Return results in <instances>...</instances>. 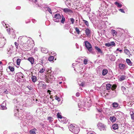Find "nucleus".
Instances as JSON below:
<instances>
[{
  "label": "nucleus",
  "mask_w": 134,
  "mask_h": 134,
  "mask_svg": "<svg viewBox=\"0 0 134 134\" xmlns=\"http://www.w3.org/2000/svg\"><path fill=\"white\" fill-rule=\"evenodd\" d=\"M22 121L20 123L21 126L25 125L26 122L29 121L30 122H32L33 120L32 117L30 114H26L25 112H24L22 116H20Z\"/></svg>",
  "instance_id": "obj_1"
},
{
  "label": "nucleus",
  "mask_w": 134,
  "mask_h": 134,
  "mask_svg": "<svg viewBox=\"0 0 134 134\" xmlns=\"http://www.w3.org/2000/svg\"><path fill=\"white\" fill-rule=\"evenodd\" d=\"M62 18V19L61 20V22L63 24L65 21V19L63 16L62 15L61 16L59 14H57L54 15V17L53 18V20L55 22H59L60 21V19Z\"/></svg>",
  "instance_id": "obj_2"
},
{
  "label": "nucleus",
  "mask_w": 134,
  "mask_h": 134,
  "mask_svg": "<svg viewBox=\"0 0 134 134\" xmlns=\"http://www.w3.org/2000/svg\"><path fill=\"white\" fill-rule=\"evenodd\" d=\"M15 106H16V107L14 109V115L21 119V118L20 116H22V115L23 114V113H22L21 112H19V110L20 108L19 107V105H16Z\"/></svg>",
  "instance_id": "obj_3"
},
{
  "label": "nucleus",
  "mask_w": 134,
  "mask_h": 134,
  "mask_svg": "<svg viewBox=\"0 0 134 134\" xmlns=\"http://www.w3.org/2000/svg\"><path fill=\"white\" fill-rule=\"evenodd\" d=\"M69 129L72 132L75 133H77L79 131V128L75 127L74 125L71 124L69 126Z\"/></svg>",
  "instance_id": "obj_4"
},
{
  "label": "nucleus",
  "mask_w": 134,
  "mask_h": 134,
  "mask_svg": "<svg viewBox=\"0 0 134 134\" xmlns=\"http://www.w3.org/2000/svg\"><path fill=\"white\" fill-rule=\"evenodd\" d=\"M72 65L75 70V69L80 70L81 69H82L83 66V64L80 63H73Z\"/></svg>",
  "instance_id": "obj_5"
},
{
  "label": "nucleus",
  "mask_w": 134,
  "mask_h": 134,
  "mask_svg": "<svg viewBox=\"0 0 134 134\" xmlns=\"http://www.w3.org/2000/svg\"><path fill=\"white\" fill-rule=\"evenodd\" d=\"M34 45L33 41L31 39H29L28 38L26 42L25 43V44H22L21 46H27L28 47H30L31 46H33Z\"/></svg>",
  "instance_id": "obj_6"
},
{
  "label": "nucleus",
  "mask_w": 134,
  "mask_h": 134,
  "mask_svg": "<svg viewBox=\"0 0 134 134\" xmlns=\"http://www.w3.org/2000/svg\"><path fill=\"white\" fill-rule=\"evenodd\" d=\"M9 92V91H8L5 88L3 87L0 89V95H3L5 94H7Z\"/></svg>",
  "instance_id": "obj_7"
},
{
  "label": "nucleus",
  "mask_w": 134,
  "mask_h": 134,
  "mask_svg": "<svg viewBox=\"0 0 134 134\" xmlns=\"http://www.w3.org/2000/svg\"><path fill=\"white\" fill-rule=\"evenodd\" d=\"M18 39L21 40V41L22 42L21 43L24 44L28 39V38L25 36H20L19 37Z\"/></svg>",
  "instance_id": "obj_8"
},
{
  "label": "nucleus",
  "mask_w": 134,
  "mask_h": 134,
  "mask_svg": "<svg viewBox=\"0 0 134 134\" xmlns=\"http://www.w3.org/2000/svg\"><path fill=\"white\" fill-rule=\"evenodd\" d=\"M27 88L30 91L27 92H28L27 94H30L33 93V91H34L33 86L28 85L27 86Z\"/></svg>",
  "instance_id": "obj_9"
},
{
  "label": "nucleus",
  "mask_w": 134,
  "mask_h": 134,
  "mask_svg": "<svg viewBox=\"0 0 134 134\" xmlns=\"http://www.w3.org/2000/svg\"><path fill=\"white\" fill-rule=\"evenodd\" d=\"M62 9L66 13H72V11L70 9L68 8H62Z\"/></svg>",
  "instance_id": "obj_10"
},
{
  "label": "nucleus",
  "mask_w": 134,
  "mask_h": 134,
  "mask_svg": "<svg viewBox=\"0 0 134 134\" xmlns=\"http://www.w3.org/2000/svg\"><path fill=\"white\" fill-rule=\"evenodd\" d=\"M1 35H0V46H3L5 44V40L4 38H2Z\"/></svg>",
  "instance_id": "obj_11"
},
{
  "label": "nucleus",
  "mask_w": 134,
  "mask_h": 134,
  "mask_svg": "<svg viewBox=\"0 0 134 134\" xmlns=\"http://www.w3.org/2000/svg\"><path fill=\"white\" fill-rule=\"evenodd\" d=\"M84 43H85V46L87 49L92 48V47L91 44L88 41H84Z\"/></svg>",
  "instance_id": "obj_12"
},
{
  "label": "nucleus",
  "mask_w": 134,
  "mask_h": 134,
  "mask_svg": "<svg viewBox=\"0 0 134 134\" xmlns=\"http://www.w3.org/2000/svg\"><path fill=\"white\" fill-rule=\"evenodd\" d=\"M36 115L37 116H41V115L43 113L42 109L41 108H39L37 109L36 111Z\"/></svg>",
  "instance_id": "obj_13"
},
{
  "label": "nucleus",
  "mask_w": 134,
  "mask_h": 134,
  "mask_svg": "<svg viewBox=\"0 0 134 134\" xmlns=\"http://www.w3.org/2000/svg\"><path fill=\"white\" fill-rule=\"evenodd\" d=\"M105 46L106 47H109L110 46L113 47L115 46V43L114 41H112L110 42L105 43Z\"/></svg>",
  "instance_id": "obj_14"
},
{
  "label": "nucleus",
  "mask_w": 134,
  "mask_h": 134,
  "mask_svg": "<svg viewBox=\"0 0 134 134\" xmlns=\"http://www.w3.org/2000/svg\"><path fill=\"white\" fill-rule=\"evenodd\" d=\"M98 127H100L102 128V130L103 131H105L106 129V126L104 124L101 123H99L98 124Z\"/></svg>",
  "instance_id": "obj_15"
},
{
  "label": "nucleus",
  "mask_w": 134,
  "mask_h": 134,
  "mask_svg": "<svg viewBox=\"0 0 134 134\" xmlns=\"http://www.w3.org/2000/svg\"><path fill=\"white\" fill-rule=\"evenodd\" d=\"M33 3L34 4H35L36 7H41V4L37 2V0H31Z\"/></svg>",
  "instance_id": "obj_16"
},
{
  "label": "nucleus",
  "mask_w": 134,
  "mask_h": 134,
  "mask_svg": "<svg viewBox=\"0 0 134 134\" xmlns=\"http://www.w3.org/2000/svg\"><path fill=\"white\" fill-rule=\"evenodd\" d=\"M6 103L5 102H3L2 104V105L0 107V109L1 110L6 109L7 108L6 107Z\"/></svg>",
  "instance_id": "obj_17"
},
{
  "label": "nucleus",
  "mask_w": 134,
  "mask_h": 134,
  "mask_svg": "<svg viewBox=\"0 0 134 134\" xmlns=\"http://www.w3.org/2000/svg\"><path fill=\"white\" fill-rule=\"evenodd\" d=\"M95 48L98 53H100L101 54H102L103 53V52L97 46H95Z\"/></svg>",
  "instance_id": "obj_18"
},
{
  "label": "nucleus",
  "mask_w": 134,
  "mask_h": 134,
  "mask_svg": "<svg viewBox=\"0 0 134 134\" xmlns=\"http://www.w3.org/2000/svg\"><path fill=\"white\" fill-rule=\"evenodd\" d=\"M27 60L31 63V64H34V59L32 57H29L28 58Z\"/></svg>",
  "instance_id": "obj_19"
},
{
  "label": "nucleus",
  "mask_w": 134,
  "mask_h": 134,
  "mask_svg": "<svg viewBox=\"0 0 134 134\" xmlns=\"http://www.w3.org/2000/svg\"><path fill=\"white\" fill-rule=\"evenodd\" d=\"M79 124L81 126L83 127L85 125V121L83 120H81L80 121Z\"/></svg>",
  "instance_id": "obj_20"
},
{
  "label": "nucleus",
  "mask_w": 134,
  "mask_h": 134,
  "mask_svg": "<svg viewBox=\"0 0 134 134\" xmlns=\"http://www.w3.org/2000/svg\"><path fill=\"white\" fill-rule=\"evenodd\" d=\"M126 77V76L124 75H121L119 77V80L120 81H123L125 79Z\"/></svg>",
  "instance_id": "obj_21"
},
{
  "label": "nucleus",
  "mask_w": 134,
  "mask_h": 134,
  "mask_svg": "<svg viewBox=\"0 0 134 134\" xmlns=\"http://www.w3.org/2000/svg\"><path fill=\"white\" fill-rule=\"evenodd\" d=\"M119 66L120 69L123 70L125 67V65L123 64L120 63L119 64Z\"/></svg>",
  "instance_id": "obj_22"
},
{
  "label": "nucleus",
  "mask_w": 134,
  "mask_h": 134,
  "mask_svg": "<svg viewBox=\"0 0 134 134\" xmlns=\"http://www.w3.org/2000/svg\"><path fill=\"white\" fill-rule=\"evenodd\" d=\"M17 76H18L19 78L20 79L23 78L24 77L23 74L21 72L18 73Z\"/></svg>",
  "instance_id": "obj_23"
},
{
  "label": "nucleus",
  "mask_w": 134,
  "mask_h": 134,
  "mask_svg": "<svg viewBox=\"0 0 134 134\" xmlns=\"http://www.w3.org/2000/svg\"><path fill=\"white\" fill-rule=\"evenodd\" d=\"M31 79L32 81L34 82H35L37 80L36 77L35 76L33 75H32Z\"/></svg>",
  "instance_id": "obj_24"
},
{
  "label": "nucleus",
  "mask_w": 134,
  "mask_h": 134,
  "mask_svg": "<svg viewBox=\"0 0 134 134\" xmlns=\"http://www.w3.org/2000/svg\"><path fill=\"white\" fill-rule=\"evenodd\" d=\"M113 129L114 130H116L118 129L119 126L117 124H115L113 125L112 126Z\"/></svg>",
  "instance_id": "obj_25"
},
{
  "label": "nucleus",
  "mask_w": 134,
  "mask_h": 134,
  "mask_svg": "<svg viewBox=\"0 0 134 134\" xmlns=\"http://www.w3.org/2000/svg\"><path fill=\"white\" fill-rule=\"evenodd\" d=\"M110 120L112 122H114L116 120V118L114 116H110Z\"/></svg>",
  "instance_id": "obj_26"
},
{
  "label": "nucleus",
  "mask_w": 134,
  "mask_h": 134,
  "mask_svg": "<svg viewBox=\"0 0 134 134\" xmlns=\"http://www.w3.org/2000/svg\"><path fill=\"white\" fill-rule=\"evenodd\" d=\"M85 31L86 35L87 36H88L91 33V31L88 28H86V29Z\"/></svg>",
  "instance_id": "obj_27"
},
{
  "label": "nucleus",
  "mask_w": 134,
  "mask_h": 134,
  "mask_svg": "<svg viewBox=\"0 0 134 134\" xmlns=\"http://www.w3.org/2000/svg\"><path fill=\"white\" fill-rule=\"evenodd\" d=\"M111 85L109 83L107 84H106V89L107 90H109L110 89H111Z\"/></svg>",
  "instance_id": "obj_28"
},
{
  "label": "nucleus",
  "mask_w": 134,
  "mask_h": 134,
  "mask_svg": "<svg viewBox=\"0 0 134 134\" xmlns=\"http://www.w3.org/2000/svg\"><path fill=\"white\" fill-rule=\"evenodd\" d=\"M36 129L35 128H34L30 130V133L31 134H36L35 132L36 131Z\"/></svg>",
  "instance_id": "obj_29"
},
{
  "label": "nucleus",
  "mask_w": 134,
  "mask_h": 134,
  "mask_svg": "<svg viewBox=\"0 0 134 134\" xmlns=\"http://www.w3.org/2000/svg\"><path fill=\"white\" fill-rule=\"evenodd\" d=\"M108 72V71L106 69H104L102 71V75L104 76Z\"/></svg>",
  "instance_id": "obj_30"
},
{
  "label": "nucleus",
  "mask_w": 134,
  "mask_h": 134,
  "mask_svg": "<svg viewBox=\"0 0 134 134\" xmlns=\"http://www.w3.org/2000/svg\"><path fill=\"white\" fill-rule=\"evenodd\" d=\"M88 51L89 52V53L87 52L89 54L90 53L92 54H95V53L94 51L92 49V48H90L88 49Z\"/></svg>",
  "instance_id": "obj_31"
},
{
  "label": "nucleus",
  "mask_w": 134,
  "mask_h": 134,
  "mask_svg": "<svg viewBox=\"0 0 134 134\" xmlns=\"http://www.w3.org/2000/svg\"><path fill=\"white\" fill-rule=\"evenodd\" d=\"M111 33L113 36H116L117 34V32L115 30L112 29L111 31Z\"/></svg>",
  "instance_id": "obj_32"
},
{
  "label": "nucleus",
  "mask_w": 134,
  "mask_h": 134,
  "mask_svg": "<svg viewBox=\"0 0 134 134\" xmlns=\"http://www.w3.org/2000/svg\"><path fill=\"white\" fill-rule=\"evenodd\" d=\"M126 62L130 66H131L132 65V63L130 60L128 59H126Z\"/></svg>",
  "instance_id": "obj_33"
},
{
  "label": "nucleus",
  "mask_w": 134,
  "mask_h": 134,
  "mask_svg": "<svg viewBox=\"0 0 134 134\" xmlns=\"http://www.w3.org/2000/svg\"><path fill=\"white\" fill-rule=\"evenodd\" d=\"M46 81L47 83H49V82L51 83L52 82V80L51 78L49 76L47 78H46Z\"/></svg>",
  "instance_id": "obj_34"
},
{
  "label": "nucleus",
  "mask_w": 134,
  "mask_h": 134,
  "mask_svg": "<svg viewBox=\"0 0 134 134\" xmlns=\"http://www.w3.org/2000/svg\"><path fill=\"white\" fill-rule=\"evenodd\" d=\"M112 104L113 107L114 108H117L118 107L119 105V104L118 103L115 102L113 103Z\"/></svg>",
  "instance_id": "obj_35"
},
{
  "label": "nucleus",
  "mask_w": 134,
  "mask_h": 134,
  "mask_svg": "<svg viewBox=\"0 0 134 134\" xmlns=\"http://www.w3.org/2000/svg\"><path fill=\"white\" fill-rule=\"evenodd\" d=\"M124 53L128 55H129L130 54L129 51L127 49H125L124 50Z\"/></svg>",
  "instance_id": "obj_36"
},
{
  "label": "nucleus",
  "mask_w": 134,
  "mask_h": 134,
  "mask_svg": "<svg viewBox=\"0 0 134 134\" xmlns=\"http://www.w3.org/2000/svg\"><path fill=\"white\" fill-rule=\"evenodd\" d=\"M115 4L116 5L117 7L119 8H121L122 6L121 4L117 2H115Z\"/></svg>",
  "instance_id": "obj_37"
},
{
  "label": "nucleus",
  "mask_w": 134,
  "mask_h": 134,
  "mask_svg": "<svg viewBox=\"0 0 134 134\" xmlns=\"http://www.w3.org/2000/svg\"><path fill=\"white\" fill-rule=\"evenodd\" d=\"M82 104H80V103H78V106L79 108H82L83 107H84V105H85V104L83 102H82Z\"/></svg>",
  "instance_id": "obj_38"
},
{
  "label": "nucleus",
  "mask_w": 134,
  "mask_h": 134,
  "mask_svg": "<svg viewBox=\"0 0 134 134\" xmlns=\"http://www.w3.org/2000/svg\"><path fill=\"white\" fill-rule=\"evenodd\" d=\"M113 91L111 92L112 95L113 97H115L117 95V93L116 92V91H115L114 90H112Z\"/></svg>",
  "instance_id": "obj_39"
},
{
  "label": "nucleus",
  "mask_w": 134,
  "mask_h": 134,
  "mask_svg": "<svg viewBox=\"0 0 134 134\" xmlns=\"http://www.w3.org/2000/svg\"><path fill=\"white\" fill-rule=\"evenodd\" d=\"M41 51L43 52L44 53H47L48 52V51L47 49H46L44 48H42L41 49Z\"/></svg>",
  "instance_id": "obj_40"
},
{
  "label": "nucleus",
  "mask_w": 134,
  "mask_h": 134,
  "mask_svg": "<svg viewBox=\"0 0 134 134\" xmlns=\"http://www.w3.org/2000/svg\"><path fill=\"white\" fill-rule=\"evenodd\" d=\"M54 59V57L53 56H50L49 57L48 60L49 61H52Z\"/></svg>",
  "instance_id": "obj_41"
},
{
  "label": "nucleus",
  "mask_w": 134,
  "mask_h": 134,
  "mask_svg": "<svg viewBox=\"0 0 134 134\" xmlns=\"http://www.w3.org/2000/svg\"><path fill=\"white\" fill-rule=\"evenodd\" d=\"M111 89L112 90H113L116 88L117 86L115 84H113L111 86Z\"/></svg>",
  "instance_id": "obj_42"
},
{
  "label": "nucleus",
  "mask_w": 134,
  "mask_h": 134,
  "mask_svg": "<svg viewBox=\"0 0 134 134\" xmlns=\"http://www.w3.org/2000/svg\"><path fill=\"white\" fill-rule=\"evenodd\" d=\"M83 21L87 26L88 27L89 26L88 22L87 21L83 20Z\"/></svg>",
  "instance_id": "obj_43"
},
{
  "label": "nucleus",
  "mask_w": 134,
  "mask_h": 134,
  "mask_svg": "<svg viewBox=\"0 0 134 134\" xmlns=\"http://www.w3.org/2000/svg\"><path fill=\"white\" fill-rule=\"evenodd\" d=\"M45 70V69L44 68H42L40 69L39 72L41 73H42L44 72Z\"/></svg>",
  "instance_id": "obj_44"
},
{
  "label": "nucleus",
  "mask_w": 134,
  "mask_h": 134,
  "mask_svg": "<svg viewBox=\"0 0 134 134\" xmlns=\"http://www.w3.org/2000/svg\"><path fill=\"white\" fill-rule=\"evenodd\" d=\"M21 60V59H17L16 63L17 65H20Z\"/></svg>",
  "instance_id": "obj_45"
},
{
  "label": "nucleus",
  "mask_w": 134,
  "mask_h": 134,
  "mask_svg": "<svg viewBox=\"0 0 134 134\" xmlns=\"http://www.w3.org/2000/svg\"><path fill=\"white\" fill-rule=\"evenodd\" d=\"M2 23L4 27L5 26V27L7 28V25L8 26V25H7L6 23H5L4 21H2Z\"/></svg>",
  "instance_id": "obj_46"
},
{
  "label": "nucleus",
  "mask_w": 134,
  "mask_h": 134,
  "mask_svg": "<svg viewBox=\"0 0 134 134\" xmlns=\"http://www.w3.org/2000/svg\"><path fill=\"white\" fill-rule=\"evenodd\" d=\"M75 30L78 34H80V31L79 29L77 27H76L75 28Z\"/></svg>",
  "instance_id": "obj_47"
},
{
  "label": "nucleus",
  "mask_w": 134,
  "mask_h": 134,
  "mask_svg": "<svg viewBox=\"0 0 134 134\" xmlns=\"http://www.w3.org/2000/svg\"><path fill=\"white\" fill-rule=\"evenodd\" d=\"M57 116L58 118H60V119H62L63 118L62 117L61 115H60V113H58L57 114Z\"/></svg>",
  "instance_id": "obj_48"
},
{
  "label": "nucleus",
  "mask_w": 134,
  "mask_h": 134,
  "mask_svg": "<svg viewBox=\"0 0 134 134\" xmlns=\"http://www.w3.org/2000/svg\"><path fill=\"white\" fill-rule=\"evenodd\" d=\"M9 68L12 71H13L14 70V68L11 66H9Z\"/></svg>",
  "instance_id": "obj_49"
},
{
  "label": "nucleus",
  "mask_w": 134,
  "mask_h": 134,
  "mask_svg": "<svg viewBox=\"0 0 134 134\" xmlns=\"http://www.w3.org/2000/svg\"><path fill=\"white\" fill-rule=\"evenodd\" d=\"M12 50L10 49L9 50L7 51V54H8L9 55H10L12 53Z\"/></svg>",
  "instance_id": "obj_50"
},
{
  "label": "nucleus",
  "mask_w": 134,
  "mask_h": 134,
  "mask_svg": "<svg viewBox=\"0 0 134 134\" xmlns=\"http://www.w3.org/2000/svg\"><path fill=\"white\" fill-rule=\"evenodd\" d=\"M65 4L66 5L68 6H70V2H68V1H67L65 2Z\"/></svg>",
  "instance_id": "obj_51"
},
{
  "label": "nucleus",
  "mask_w": 134,
  "mask_h": 134,
  "mask_svg": "<svg viewBox=\"0 0 134 134\" xmlns=\"http://www.w3.org/2000/svg\"><path fill=\"white\" fill-rule=\"evenodd\" d=\"M70 21L71 22V24H73L74 23V19L72 18H71L70 19Z\"/></svg>",
  "instance_id": "obj_52"
},
{
  "label": "nucleus",
  "mask_w": 134,
  "mask_h": 134,
  "mask_svg": "<svg viewBox=\"0 0 134 134\" xmlns=\"http://www.w3.org/2000/svg\"><path fill=\"white\" fill-rule=\"evenodd\" d=\"M48 119L50 122H51L53 121V119L51 117H49Z\"/></svg>",
  "instance_id": "obj_53"
},
{
  "label": "nucleus",
  "mask_w": 134,
  "mask_h": 134,
  "mask_svg": "<svg viewBox=\"0 0 134 134\" xmlns=\"http://www.w3.org/2000/svg\"><path fill=\"white\" fill-rule=\"evenodd\" d=\"M55 99L56 100H57L58 102H59L60 101V98L57 96H56L55 98Z\"/></svg>",
  "instance_id": "obj_54"
},
{
  "label": "nucleus",
  "mask_w": 134,
  "mask_h": 134,
  "mask_svg": "<svg viewBox=\"0 0 134 134\" xmlns=\"http://www.w3.org/2000/svg\"><path fill=\"white\" fill-rule=\"evenodd\" d=\"M47 9L48 10V11H49V12L51 14H52V12L51 9L50 8H49V7L47 8Z\"/></svg>",
  "instance_id": "obj_55"
},
{
  "label": "nucleus",
  "mask_w": 134,
  "mask_h": 134,
  "mask_svg": "<svg viewBox=\"0 0 134 134\" xmlns=\"http://www.w3.org/2000/svg\"><path fill=\"white\" fill-rule=\"evenodd\" d=\"M14 44L16 46V48L18 49V44L16 42H15Z\"/></svg>",
  "instance_id": "obj_56"
},
{
  "label": "nucleus",
  "mask_w": 134,
  "mask_h": 134,
  "mask_svg": "<svg viewBox=\"0 0 134 134\" xmlns=\"http://www.w3.org/2000/svg\"><path fill=\"white\" fill-rule=\"evenodd\" d=\"M121 90L123 92H124V91L125 90L126 88L122 86L121 87Z\"/></svg>",
  "instance_id": "obj_57"
},
{
  "label": "nucleus",
  "mask_w": 134,
  "mask_h": 134,
  "mask_svg": "<svg viewBox=\"0 0 134 134\" xmlns=\"http://www.w3.org/2000/svg\"><path fill=\"white\" fill-rule=\"evenodd\" d=\"M87 59H85L83 61V63L85 64H87Z\"/></svg>",
  "instance_id": "obj_58"
},
{
  "label": "nucleus",
  "mask_w": 134,
  "mask_h": 134,
  "mask_svg": "<svg viewBox=\"0 0 134 134\" xmlns=\"http://www.w3.org/2000/svg\"><path fill=\"white\" fill-rule=\"evenodd\" d=\"M131 116L132 119L134 120V113L131 114Z\"/></svg>",
  "instance_id": "obj_59"
},
{
  "label": "nucleus",
  "mask_w": 134,
  "mask_h": 134,
  "mask_svg": "<svg viewBox=\"0 0 134 134\" xmlns=\"http://www.w3.org/2000/svg\"><path fill=\"white\" fill-rule=\"evenodd\" d=\"M119 51L121 53L122 52V49H119V48H118L116 49V51Z\"/></svg>",
  "instance_id": "obj_60"
},
{
  "label": "nucleus",
  "mask_w": 134,
  "mask_h": 134,
  "mask_svg": "<svg viewBox=\"0 0 134 134\" xmlns=\"http://www.w3.org/2000/svg\"><path fill=\"white\" fill-rule=\"evenodd\" d=\"M119 10L121 12L125 13V12L124 10L122 9H119Z\"/></svg>",
  "instance_id": "obj_61"
},
{
  "label": "nucleus",
  "mask_w": 134,
  "mask_h": 134,
  "mask_svg": "<svg viewBox=\"0 0 134 134\" xmlns=\"http://www.w3.org/2000/svg\"><path fill=\"white\" fill-rule=\"evenodd\" d=\"M32 22L34 23H36V21L34 19H32Z\"/></svg>",
  "instance_id": "obj_62"
},
{
  "label": "nucleus",
  "mask_w": 134,
  "mask_h": 134,
  "mask_svg": "<svg viewBox=\"0 0 134 134\" xmlns=\"http://www.w3.org/2000/svg\"><path fill=\"white\" fill-rule=\"evenodd\" d=\"M80 95V93L79 92H77L76 94V97H79Z\"/></svg>",
  "instance_id": "obj_63"
},
{
  "label": "nucleus",
  "mask_w": 134,
  "mask_h": 134,
  "mask_svg": "<svg viewBox=\"0 0 134 134\" xmlns=\"http://www.w3.org/2000/svg\"><path fill=\"white\" fill-rule=\"evenodd\" d=\"M14 103H18V102H17V100L16 99H14ZM18 103H19V102H18Z\"/></svg>",
  "instance_id": "obj_64"
}]
</instances>
